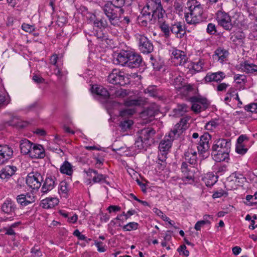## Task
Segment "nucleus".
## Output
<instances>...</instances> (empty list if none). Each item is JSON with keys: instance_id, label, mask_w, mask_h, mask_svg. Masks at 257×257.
Wrapping results in <instances>:
<instances>
[{"instance_id": "nucleus-61", "label": "nucleus", "mask_w": 257, "mask_h": 257, "mask_svg": "<svg viewBox=\"0 0 257 257\" xmlns=\"http://www.w3.org/2000/svg\"><path fill=\"white\" fill-rule=\"evenodd\" d=\"M206 32L209 35H214L217 32L216 27L214 24L209 23L207 25Z\"/></svg>"}, {"instance_id": "nucleus-2", "label": "nucleus", "mask_w": 257, "mask_h": 257, "mask_svg": "<svg viewBox=\"0 0 257 257\" xmlns=\"http://www.w3.org/2000/svg\"><path fill=\"white\" fill-rule=\"evenodd\" d=\"M188 12L185 14L187 24L196 25L203 21V7L197 0H189L187 3Z\"/></svg>"}, {"instance_id": "nucleus-27", "label": "nucleus", "mask_w": 257, "mask_h": 257, "mask_svg": "<svg viewBox=\"0 0 257 257\" xmlns=\"http://www.w3.org/2000/svg\"><path fill=\"white\" fill-rule=\"evenodd\" d=\"M174 140L168 136H165L164 139L162 140L159 145V149L161 154L166 155L167 152L171 148L172 146V142Z\"/></svg>"}, {"instance_id": "nucleus-3", "label": "nucleus", "mask_w": 257, "mask_h": 257, "mask_svg": "<svg viewBox=\"0 0 257 257\" xmlns=\"http://www.w3.org/2000/svg\"><path fill=\"white\" fill-rule=\"evenodd\" d=\"M101 8L110 25L114 27H119L121 15L124 13L123 9H119L114 7L110 1H107Z\"/></svg>"}, {"instance_id": "nucleus-46", "label": "nucleus", "mask_w": 257, "mask_h": 257, "mask_svg": "<svg viewBox=\"0 0 257 257\" xmlns=\"http://www.w3.org/2000/svg\"><path fill=\"white\" fill-rule=\"evenodd\" d=\"M204 65V60L200 59L197 62L192 63V68L194 71L199 72L202 70Z\"/></svg>"}, {"instance_id": "nucleus-64", "label": "nucleus", "mask_w": 257, "mask_h": 257, "mask_svg": "<svg viewBox=\"0 0 257 257\" xmlns=\"http://www.w3.org/2000/svg\"><path fill=\"white\" fill-rule=\"evenodd\" d=\"M94 244L97 248L98 251L104 252L106 251L105 245H104L102 242L95 240Z\"/></svg>"}, {"instance_id": "nucleus-48", "label": "nucleus", "mask_w": 257, "mask_h": 257, "mask_svg": "<svg viewBox=\"0 0 257 257\" xmlns=\"http://www.w3.org/2000/svg\"><path fill=\"white\" fill-rule=\"evenodd\" d=\"M139 224L135 222H131L122 226V229L124 231H130L137 230L139 227Z\"/></svg>"}, {"instance_id": "nucleus-55", "label": "nucleus", "mask_w": 257, "mask_h": 257, "mask_svg": "<svg viewBox=\"0 0 257 257\" xmlns=\"http://www.w3.org/2000/svg\"><path fill=\"white\" fill-rule=\"evenodd\" d=\"M148 142H144V141L139 137L135 141V148L138 150H142L144 148V144H147Z\"/></svg>"}, {"instance_id": "nucleus-18", "label": "nucleus", "mask_w": 257, "mask_h": 257, "mask_svg": "<svg viewBox=\"0 0 257 257\" xmlns=\"http://www.w3.org/2000/svg\"><path fill=\"white\" fill-rule=\"evenodd\" d=\"M225 74L222 71L208 72L204 78L205 83L221 82L225 77Z\"/></svg>"}, {"instance_id": "nucleus-40", "label": "nucleus", "mask_w": 257, "mask_h": 257, "mask_svg": "<svg viewBox=\"0 0 257 257\" xmlns=\"http://www.w3.org/2000/svg\"><path fill=\"white\" fill-rule=\"evenodd\" d=\"M109 22L104 18H101V19L97 18V20L93 22V25L94 26L100 30H104L108 28H111V26H112L110 24L109 25Z\"/></svg>"}, {"instance_id": "nucleus-13", "label": "nucleus", "mask_w": 257, "mask_h": 257, "mask_svg": "<svg viewBox=\"0 0 257 257\" xmlns=\"http://www.w3.org/2000/svg\"><path fill=\"white\" fill-rule=\"evenodd\" d=\"M2 210L4 213L11 215L9 217H7L5 220H13L16 215V211L17 209L15 202L11 199H7L2 205Z\"/></svg>"}, {"instance_id": "nucleus-21", "label": "nucleus", "mask_w": 257, "mask_h": 257, "mask_svg": "<svg viewBox=\"0 0 257 257\" xmlns=\"http://www.w3.org/2000/svg\"><path fill=\"white\" fill-rule=\"evenodd\" d=\"M29 157L32 159H43L45 157V151L42 145L33 144Z\"/></svg>"}, {"instance_id": "nucleus-45", "label": "nucleus", "mask_w": 257, "mask_h": 257, "mask_svg": "<svg viewBox=\"0 0 257 257\" xmlns=\"http://www.w3.org/2000/svg\"><path fill=\"white\" fill-rule=\"evenodd\" d=\"M135 112L134 108H126L120 110L119 115L121 117L126 118L132 116Z\"/></svg>"}, {"instance_id": "nucleus-54", "label": "nucleus", "mask_w": 257, "mask_h": 257, "mask_svg": "<svg viewBox=\"0 0 257 257\" xmlns=\"http://www.w3.org/2000/svg\"><path fill=\"white\" fill-rule=\"evenodd\" d=\"M244 108L247 111L257 113V103H251L246 105L244 106Z\"/></svg>"}, {"instance_id": "nucleus-17", "label": "nucleus", "mask_w": 257, "mask_h": 257, "mask_svg": "<svg viewBox=\"0 0 257 257\" xmlns=\"http://www.w3.org/2000/svg\"><path fill=\"white\" fill-rule=\"evenodd\" d=\"M36 196L31 192L21 194L17 196V202L22 206H26L35 202Z\"/></svg>"}, {"instance_id": "nucleus-4", "label": "nucleus", "mask_w": 257, "mask_h": 257, "mask_svg": "<svg viewBox=\"0 0 257 257\" xmlns=\"http://www.w3.org/2000/svg\"><path fill=\"white\" fill-rule=\"evenodd\" d=\"M136 39L138 42L139 49L144 54L151 53L154 49L153 42L152 40L144 35L137 34Z\"/></svg>"}, {"instance_id": "nucleus-6", "label": "nucleus", "mask_w": 257, "mask_h": 257, "mask_svg": "<svg viewBox=\"0 0 257 257\" xmlns=\"http://www.w3.org/2000/svg\"><path fill=\"white\" fill-rule=\"evenodd\" d=\"M107 80L110 83L124 86L127 84L128 79L123 72L114 69L108 76Z\"/></svg>"}, {"instance_id": "nucleus-11", "label": "nucleus", "mask_w": 257, "mask_h": 257, "mask_svg": "<svg viewBox=\"0 0 257 257\" xmlns=\"http://www.w3.org/2000/svg\"><path fill=\"white\" fill-rule=\"evenodd\" d=\"M171 52V59L175 66H183L186 63L188 58L185 52L173 48Z\"/></svg>"}, {"instance_id": "nucleus-50", "label": "nucleus", "mask_w": 257, "mask_h": 257, "mask_svg": "<svg viewBox=\"0 0 257 257\" xmlns=\"http://www.w3.org/2000/svg\"><path fill=\"white\" fill-rule=\"evenodd\" d=\"M233 78L238 84H244L247 82L246 76L244 75L235 74Z\"/></svg>"}, {"instance_id": "nucleus-22", "label": "nucleus", "mask_w": 257, "mask_h": 257, "mask_svg": "<svg viewBox=\"0 0 257 257\" xmlns=\"http://www.w3.org/2000/svg\"><path fill=\"white\" fill-rule=\"evenodd\" d=\"M56 181L57 179L54 176L47 177L41 188L42 193L46 194L52 190L57 184Z\"/></svg>"}, {"instance_id": "nucleus-37", "label": "nucleus", "mask_w": 257, "mask_h": 257, "mask_svg": "<svg viewBox=\"0 0 257 257\" xmlns=\"http://www.w3.org/2000/svg\"><path fill=\"white\" fill-rule=\"evenodd\" d=\"M202 180L207 187H211L217 181L218 177L209 172L205 175Z\"/></svg>"}, {"instance_id": "nucleus-47", "label": "nucleus", "mask_w": 257, "mask_h": 257, "mask_svg": "<svg viewBox=\"0 0 257 257\" xmlns=\"http://www.w3.org/2000/svg\"><path fill=\"white\" fill-rule=\"evenodd\" d=\"M145 93H148L150 96L155 97L158 96L159 93L157 86L155 85L149 86L145 90Z\"/></svg>"}, {"instance_id": "nucleus-1", "label": "nucleus", "mask_w": 257, "mask_h": 257, "mask_svg": "<svg viewBox=\"0 0 257 257\" xmlns=\"http://www.w3.org/2000/svg\"><path fill=\"white\" fill-rule=\"evenodd\" d=\"M163 6L161 0H148L138 17V23L143 27L152 24L153 19L157 20Z\"/></svg>"}, {"instance_id": "nucleus-60", "label": "nucleus", "mask_w": 257, "mask_h": 257, "mask_svg": "<svg viewBox=\"0 0 257 257\" xmlns=\"http://www.w3.org/2000/svg\"><path fill=\"white\" fill-rule=\"evenodd\" d=\"M174 8L177 13L180 14L183 11V4L180 1H175L174 4Z\"/></svg>"}, {"instance_id": "nucleus-31", "label": "nucleus", "mask_w": 257, "mask_h": 257, "mask_svg": "<svg viewBox=\"0 0 257 257\" xmlns=\"http://www.w3.org/2000/svg\"><path fill=\"white\" fill-rule=\"evenodd\" d=\"M59 200L56 197H47L41 200L40 206L44 209H51L59 204Z\"/></svg>"}, {"instance_id": "nucleus-51", "label": "nucleus", "mask_w": 257, "mask_h": 257, "mask_svg": "<svg viewBox=\"0 0 257 257\" xmlns=\"http://www.w3.org/2000/svg\"><path fill=\"white\" fill-rule=\"evenodd\" d=\"M10 102V97L8 94L0 92V107L7 105Z\"/></svg>"}, {"instance_id": "nucleus-19", "label": "nucleus", "mask_w": 257, "mask_h": 257, "mask_svg": "<svg viewBox=\"0 0 257 257\" xmlns=\"http://www.w3.org/2000/svg\"><path fill=\"white\" fill-rule=\"evenodd\" d=\"M191 168L186 162L182 163L181 166V170L183 174L182 180L185 183H188L189 181H194V173L191 170Z\"/></svg>"}, {"instance_id": "nucleus-57", "label": "nucleus", "mask_w": 257, "mask_h": 257, "mask_svg": "<svg viewBox=\"0 0 257 257\" xmlns=\"http://www.w3.org/2000/svg\"><path fill=\"white\" fill-rule=\"evenodd\" d=\"M31 253L34 257H41L43 255L42 252L38 245H35L31 248Z\"/></svg>"}, {"instance_id": "nucleus-5", "label": "nucleus", "mask_w": 257, "mask_h": 257, "mask_svg": "<svg viewBox=\"0 0 257 257\" xmlns=\"http://www.w3.org/2000/svg\"><path fill=\"white\" fill-rule=\"evenodd\" d=\"M189 116L186 115L181 118L179 122L174 126L169 134V137L172 140H176L188 127V121L190 119Z\"/></svg>"}, {"instance_id": "nucleus-62", "label": "nucleus", "mask_w": 257, "mask_h": 257, "mask_svg": "<svg viewBox=\"0 0 257 257\" xmlns=\"http://www.w3.org/2000/svg\"><path fill=\"white\" fill-rule=\"evenodd\" d=\"M210 223L211 222L210 221H198L195 224L194 229L197 231H199L205 224H210Z\"/></svg>"}, {"instance_id": "nucleus-12", "label": "nucleus", "mask_w": 257, "mask_h": 257, "mask_svg": "<svg viewBox=\"0 0 257 257\" xmlns=\"http://www.w3.org/2000/svg\"><path fill=\"white\" fill-rule=\"evenodd\" d=\"M158 18L157 21L158 26L163 33V36L165 38H169L171 36V24H168L165 20V16H166V12L163 8L161 9L160 14L158 15Z\"/></svg>"}, {"instance_id": "nucleus-35", "label": "nucleus", "mask_w": 257, "mask_h": 257, "mask_svg": "<svg viewBox=\"0 0 257 257\" xmlns=\"http://www.w3.org/2000/svg\"><path fill=\"white\" fill-rule=\"evenodd\" d=\"M189 107L185 103L179 104L173 110V115L175 117H180L184 115L188 111Z\"/></svg>"}, {"instance_id": "nucleus-16", "label": "nucleus", "mask_w": 257, "mask_h": 257, "mask_svg": "<svg viewBox=\"0 0 257 257\" xmlns=\"http://www.w3.org/2000/svg\"><path fill=\"white\" fill-rule=\"evenodd\" d=\"M170 32L178 39L182 38L186 34L183 24L181 22L177 21L171 24Z\"/></svg>"}, {"instance_id": "nucleus-8", "label": "nucleus", "mask_w": 257, "mask_h": 257, "mask_svg": "<svg viewBox=\"0 0 257 257\" xmlns=\"http://www.w3.org/2000/svg\"><path fill=\"white\" fill-rule=\"evenodd\" d=\"M43 178L38 172H32L28 174L26 178V183L33 190H38L42 185Z\"/></svg>"}, {"instance_id": "nucleus-56", "label": "nucleus", "mask_w": 257, "mask_h": 257, "mask_svg": "<svg viewBox=\"0 0 257 257\" xmlns=\"http://www.w3.org/2000/svg\"><path fill=\"white\" fill-rule=\"evenodd\" d=\"M125 106H139L141 104L140 101L138 99H127L124 102Z\"/></svg>"}, {"instance_id": "nucleus-26", "label": "nucleus", "mask_w": 257, "mask_h": 257, "mask_svg": "<svg viewBox=\"0 0 257 257\" xmlns=\"http://www.w3.org/2000/svg\"><path fill=\"white\" fill-rule=\"evenodd\" d=\"M228 55L229 52L227 50L223 48L218 47L215 50L213 57L222 64L227 60Z\"/></svg>"}, {"instance_id": "nucleus-24", "label": "nucleus", "mask_w": 257, "mask_h": 257, "mask_svg": "<svg viewBox=\"0 0 257 257\" xmlns=\"http://www.w3.org/2000/svg\"><path fill=\"white\" fill-rule=\"evenodd\" d=\"M229 152L224 151L212 148L211 156L212 159L216 162H220L228 160L229 159Z\"/></svg>"}, {"instance_id": "nucleus-30", "label": "nucleus", "mask_w": 257, "mask_h": 257, "mask_svg": "<svg viewBox=\"0 0 257 257\" xmlns=\"http://www.w3.org/2000/svg\"><path fill=\"white\" fill-rule=\"evenodd\" d=\"M130 57L131 60L128 64V67L131 68H138L142 62V56L138 53L131 50Z\"/></svg>"}, {"instance_id": "nucleus-9", "label": "nucleus", "mask_w": 257, "mask_h": 257, "mask_svg": "<svg viewBox=\"0 0 257 257\" xmlns=\"http://www.w3.org/2000/svg\"><path fill=\"white\" fill-rule=\"evenodd\" d=\"M190 101L192 103L191 109L195 113L205 110L209 105L207 99L203 97L192 96Z\"/></svg>"}, {"instance_id": "nucleus-59", "label": "nucleus", "mask_w": 257, "mask_h": 257, "mask_svg": "<svg viewBox=\"0 0 257 257\" xmlns=\"http://www.w3.org/2000/svg\"><path fill=\"white\" fill-rule=\"evenodd\" d=\"M228 195V193L226 191L223 189H220L216 191H215L212 194V198L213 199L220 198L222 196L226 197Z\"/></svg>"}, {"instance_id": "nucleus-43", "label": "nucleus", "mask_w": 257, "mask_h": 257, "mask_svg": "<svg viewBox=\"0 0 257 257\" xmlns=\"http://www.w3.org/2000/svg\"><path fill=\"white\" fill-rule=\"evenodd\" d=\"M128 94V92L126 89L117 88L112 94V99L115 98H124Z\"/></svg>"}, {"instance_id": "nucleus-25", "label": "nucleus", "mask_w": 257, "mask_h": 257, "mask_svg": "<svg viewBox=\"0 0 257 257\" xmlns=\"http://www.w3.org/2000/svg\"><path fill=\"white\" fill-rule=\"evenodd\" d=\"M209 137L208 134H204L200 137L199 142L197 147L200 154H203L209 149Z\"/></svg>"}, {"instance_id": "nucleus-34", "label": "nucleus", "mask_w": 257, "mask_h": 257, "mask_svg": "<svg viewBox=\"0 0 257 257\" xmlns=\"http://www.w3.org/2000/svg\"><path fill=\"white\" fill-rule=\"evenodd\" d=\"M140 136L144 142H147L150 139L153 138L156 133V131L151 127L144 128L140 132Z\"/></svg>"}, {"instance_id": "nucleus-20", "label": "nucleus", "mask_w": 257, "mask_h": 257, "mask_svg": "<svg viewBox=\"0 0 257 257\" xmlns=\"http://www.w3.org/2000/svg\"><path fill=\"white\" fill-rule=\"evenodd\" d=\"M231 147V141L230 139H219L216 140L212 148L225 152H230Z\"/></svg>"}, {"instance_id": "nucleus-38", "label": "nucleus", "mask_w": 257, "mask_h": 257, "mask_svg": "<svg viewBox=\"0 0 257 257\" xmlns=\"http://www.w3.org/2000/svg\"><path fill=\"white\" fill-rule=\"evenodd\" d=\"M255 67V65L253 63H249L247 61H244L240 64L241 70L246 73H253V72H257Z\"/></svg>"}, {"instance_id": "nucleus-23", "label": "nucleus", "mask_w": 257, "mask_h": 257, "mask_svg": "<svg viewBox=\"0 0 257 257\" xmlns=\"http://www.w3.org/2000/svg\"><path fill=\"white\" fill-rule=\"evenodd\" d=\"M130 52L131 50H121L119 53H117L116 58H114L113 63L122 66H125L128 61L126 58L130 56Z\"/></svg>"}, {"instance_id": "nucleus-42", "label": "nucleus", "mask_w": 257, "mask_h": 257, "mask_svg": "<svg viewBox=\"0 0 257 257\" xmlns=\"http://www.w3.org/2000/svg\"><path fill=\"white\" fill-rule=\"evenodd\" d=\"M5 124L9 126H13L20 127H24V125L21 124L19 118L18 117L15 116H12L9 120L5 122Z\"/></svg>"}, {"instance_id": "nucleus-53", "label": "nucleus", "mask_w": 257, "mask_h": 257, "mask_svg": "<svg viewBox=\"0 0 257 257\" xmlns=\"http://www.w3.org/2000/svg\"><path fill=\"white\" fill-rule=\"evenodd\" d=\"M218 125L217 120L212 119L206 123L205 127L208 131H213Z\"/></svg>"}, {"instance_id": "nucleus-10", "label": "nucleus", "mask_w": 257, "mask_h": 257, "mask_svg": "<svg viewBox=\"0 0 257 257\" xmlns=\"http://www.w3.org/2000/svg\"><path fill=\"white\" fill-rule=\"evenodd\" d=\"M216 20L219 26L226 31H230L233 25L230 16L226 13L218 11L216 14Z\"/></svg>"}, {"instance_id": "nucleus-41", "label": "nucleus", "mask_w": 257, "mask_h": 257, "mask_svg": "<svg viewBox=\"0 0 257 257\" xmlns=\"http://www.w3.org/2000/svg\"><path fill=\"white\" fill-rule=\"evenodd\" d=\"M134 122L130 119H124L120 121L119 126L122 131H126L131 129Z\"/></svg>"}, {"instance_id": "nucleus-28", "label": "nucleus", "mask_w": 257, "mask_h": 257, "mask_svg": "<svg viewBox=\"0 0 257 257\" xmlns=\"http://www.w3.org/2000/svg\"><path fill=\"white\" fill-rule=\"evenodd\" d=\"M17 170V168L15 166H6L1 170L0 178L2 179H8L14 175Z\"/></svg>"}, {"instance_id": "nucleus-49", "label": "nucleus", "mask_w": 257, "mask_h": 257, "mask_svg": "<svg viewBox=\"0 0 257 257\" xmlns=\"http://www.w3.org/2000/svg\"><path fill=\"white\" fill-rule=\"evenodd\" d=\"M166 155L163 154H159L158 155V161L157 162L158 165V167L160 170H164V169L166 167Z\"/></svg>"}, {"instance_id": "nucleus-52", "label": "nucleus", "mask_w": 257, "mask_h": 257, "mask_svg": "<svg viewBox=\"0 0 257 257\" xmlns=\"http://www.w3.org/2000/svg\"><path fill=\"white\" fill-rule=\"evenodd\" d=\"M151 59L152 61V64L154 69L159 71L162 68L163 66V61L161 60L157 61L156 59H154L152 57H151Z\"/></svg>"}, {"instance_id": "nucleus-29", "label": "nucleus", "mask_w": 257, "mask_h": 257, "mask_svg": "<svg viewBox=\"0 0 257 257\" xmlns=\"http://www.w3.org/2000/svg\"><path fill=\"white\" fill-rule=\"evenodd\" d=\"M183 158L185 159L184 162L195 165L197 160V152L191 149H189L184 152Z\"/></svg>"}, {"instance_id": "nucleus-32", "label": "nucleus", "mask_w": 257, "mask_h": 257, "mask_svg": "<svg viewBox=\"0 0 257 257\" xmlns=\"http://www.w3.org/2000/svg\"><path fill=\"white\" fill-rule=\"evenodd\" d=\"M84 32L86 36H93L101 41L106 39L105 35L101 31H98L95 30L92 26H87L85 28Z\"/></svg>"}, {"instance_id": "nucleus-63", "label": "nucleus", "mask_w": 257, "mask_h": 257, "mask_svg": "<svg viewBox=\"0 0 257 257\" xmlns=\"http://www.w3.org/2000/svg\"><path fill=\"white\" fill-rule=\"evenodd\" d=\"M110 3L119 9H123L122 7L124 5L125 0H112Z\"/></svg>"}, {"instance_id": "nucleus-15", "label": "nucleus", "mask_w": 257, "mask_h": 257, "mask_svg": "<svg viewBox=\"0 0 257 257\" xmlns=\"http://www.w3.org/2000/svg\"><path fill=\"white\" fill-rule=\"evenodd\" d=\"M88 176L92 177V174H94L92 181L93 183H104L108 185H110V183L107 181L108 176L106 175L99 174L97 171L91 169H89L87 171H84Z\"/></svg>"}, {"instance_id": "nucleus-39", "label": "nucleus", "mask_w": 257, "mask_h": 257, "mask_svg": "<svg viewBox=\"0 0 257 257\" xmlns=\"http://www.w3.org/2000/svg\"><path fill=\"white\" fill-rule=\"evenodd\" d=\"M69 184L65 181H61L58 187V192L64 197L67 198L70 190Z\"/></svg>"}, {"instance_id": "nucleus-36", "label": "nucleus", "mask_w": 257, "mask_h": 257, "mask_svg": "<svg viewBox=\"0 0 257 257\" xmlns=\"http://www.w3.org/2000/svg\"><path fill=\"white\" fill-rule=\"evenodd\" d=\"M60 171L63 174L71 176L74 172L73 166L70 162L65 160L61 166Z\"/></svg>"}, {"instance_id": "nucleus-14", "label": "nucleus", "mask_w": 257, "mask_h": 257, "mask_svg": "<svg viewBox=\"0 0 257 257\" xmlns=\"http://www.w3.org/2000/svg\"><path fill=\"white\" fill-rule=\"evenodd\" d=\"M13 148L7 145H0V164H3L13 156Z\"/></svg>"}, {"instance_id": "nucleus-58", "label": "nucleus", "mask_w": 257, "mask_h": 257, "mask_svg": "<svg viewBox=\"0 0 257 257\" xmlns=\"http://www.w3.org/2000/svg\"><path fill=\"white\" fill-rule=\"evenodd\" d=\"M182 89V92L184 94L188 95L191 92H193L194 91V88L193 87V85L191 84H185V83L183 85V87L181 89Z\"/></svg>"}, {"instance_id": "nucleus-7", "label": "nucleus", "mask_w": 257, "mask_h": 257, "mask_svg": "<svg viewBox=\"0 0 257 257\" xmlns=\"http://www.w3.org/2000/svg\"><path fill=\"white\" fill-rule=\"evenodd\" d=\"M91 92L95 95V98L102 104L106 103L109 100L108 89L101 85H93L91 88Z\"/></svg>"}, {"instance_id": "nucleus-33", "label": "nucleus", "mask_w": 257, "mask_h": 257, "mask_svg": "<svg viewBox=\"0 0 257 257\" xmlns=\"http://www.w3.org/2000/svg\"><path fill=\"white\" fill-rule=\"evenodd\" d=\"M33 144V143L30 142L28 139H25L22 140L20 144V148L21 153L24 155L29 156Z\"/></svg>"}, {"instance_id": "nucleus-44", "label": "nucleus", "mask_w": 257, "mask_h": 257, "mask_svg": "<svg viewBox=\"0 0 257 257\" xmlns=\"http://www.w3.org/2000/svg\"><path fill=\"white\" fill-rule=\"evenodd\" d=\"M184 79L181 76H177L174 80L173 85L177 90H181L185 84Z\"/></svg>"}]
</instances>
